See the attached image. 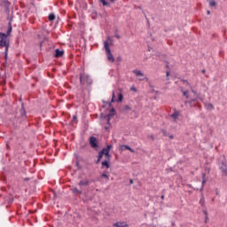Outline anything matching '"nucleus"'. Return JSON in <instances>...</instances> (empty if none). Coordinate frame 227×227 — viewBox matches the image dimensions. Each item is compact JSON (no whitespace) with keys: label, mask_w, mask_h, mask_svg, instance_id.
<instances>
[{"label":"nucleus","mask_w":227,"mask_h":227,"mask_svg":"<svg viewBox=\"0 0 227 227\" xmlns=\"http://www.w3.org/2000/svg\"><path fill=\"white\" fill-rule=\"evenodd\" d=\"M130 90H131V91H137V89H136V87H131V88H130Z\"/></svg>","instance_id":"nucleus-34"},{"label":"nucleus","mask_w":227,"mask_h":227,"mask_svg":"<svg viewBox=\"0 0 227 227\" xmlns=\"http://www.w3.org/2000/svg\"><path fill=\"white\" fill-rule=\"evenodd\" d=\"M210 173V167H205V172L202 173V187L200 188V191H203V185L207 184V175Z\"/></svg>","instance_id":"nucleus-6"},{"label":"nucleus","mask_w":227,"mask_h":227,"mask_svg":"<svg viewBox=\"0 0 227 227\" xmlns=\"http://www.w3.org/2000/svg\"><path fill=\"white\" fill-rule=\"evenodd\" d=\"M116 112V110L114 109V108H112L111 110H110V114H114V113Z\"/></svg>","instance_id":"nucleus-33"},{"label":"nucleus","mask_w":227,"mask_h":227,"mask_svg":"<svg viewBox=\"0 0 227 227\" xmlns=\"http://www.w3.org/2000/svg\"><path fill=\"white\" fill-rule=\"evenodd\" d=\"M80 83L84 86L85 84H93V80H91V77L90 75L82 73L80 74Z\"/></svg>","instance_id":"nucleus-2"},{"label":"nucleus","mask_w":227,"mask_h":227,"mask_svg":"<svg viewBox=\"0 0 227 227\" xmlns=\"http://www.w3.org/2000/svg\"><path fill=\"white\" fill-rule=\"evenodd\" d=\"M100 159L99 158H98V160H96V164H98L99 162H100Z\"/></svg>","instance_id":"nucleus-38"},{"label":"nucleus","mask_w":227,"mask_h":227,"mask_svg":"<svg viewBox=\"0 0 227 227\" xmlns=\"http://www.w3.org/2000/svg\"><path fill=\"white\" fill-rule=\"evenodd\" d=\"M132 108H130V106L129 105H125L124 106V111H131Z\"/></svg>","instance_id":"nucleus-29"},{"label":"nucleus","mask_w":227,"mask_h":227,"mask_svg":"<svg viewBox=\"0 0 227 227\" xmlns=\"http://www.w3.org/2000/svg\"><path fill=\"white\" fill-rule=\"evenodd\" d=\"M167 68H169V66H168V65H167Z\"/></svg>","instance_id":"nucleus-52"},{"label":"nucleus","mask_w":227,"mask_h":227,"mask_svg":"<svg viewBox=\"0 0 227 227\" xmlns=\"http://www.w3.org/2000/svg\"><path fill=\"white\" fill-rule=\"evenodd\" d=\"M204 106L207 111H214V105L212 103H204Z\"/></svg>","instance_id":"nucleus-15"},{"label":"nucleus","mask_w":227,"mask_h":227,"mask_svg":"<svg viewBox=\"0 0 227 227\" xmlns=\"http://www.w3.org/2000/svg\"><path fill=\"white\" fill-rule=\"evenodd\" d=\"M104 157V153H101V151L98 153V159H102Z\"/></svg>","instance_id":"nucleus-31"},{"label":"nucleus","mask_w":227,"mask_h":227,"mask_svg":"<svg viewBox=\"0 0 227 227\" xmlns=\"http://www.w3.org/2000/svg\"><path fill=\"white\" fill-rule=\"evenodd\" d=\"M113 116H114V114H109L108 115L106 116L107 125H106L104 129L105 130H106V132H109V129H111V118H113Z\"/></svg>","instance_id":"nucleus-8"},{"label":"nucleus","mask_w":227,"mask_h":227,"mask_svg":"<svg viewBox=\"0 0 227 227\" xmlns=\"http://www.w3.org/2000/svg\"><path fill=\"white\" fill-rule=\"evenodd\" d=\"M109 1H110V3H112V4L116 3V0H109Z\"/></svg>","instance_id":"nucleus-39"},{"label":"nucleus","mask_w":227,"mask_h":227,"mask_svg":"<svg viewBox=\"0 0 227 227\" xmlns=\"http://www.w3.org/2000/svg\"><path fill=\"white\" fill-rule=\"evenodd\" d=\"M106 58L108 61H111L112 63H114V56H113V53L110 51H106Z\"/></svg>","instance_id":"nucleus-13"},{"label":"nucleus","mask_w":227,"mask_h":227,"mask_svg":"<svg viewBox=\"0 0 227 227\" xmlns=\"http://www.w3.org/2000/svg\"><path fill=\"white\" fill-rule=\"evenodd\" d=\"M71 191H72L73 194H75V195L82 194V190H79V189H77V187L72 188Z\"/></svg>","instance_id":"nucleus-17"},{"label":"nucleus","mask_w":227,"mask_h":227,"mask_svg":"<svg viewBox=\"0 0 227 227\" xmlns=\"http://www.w3.org/2000/svg\"><path fill=\"white\" fill-rule=\"evenodd\" d=\"M12 20H13V16H11L10 21L8 23V29L6 34L0 32V47H5L4 50V58H8V49H10V41H8V36L12 35V30L13 27H12Z\"/></svg>","instance_id":"nucleus-1"},{"label":"nucleus","mask_w":227,"mask_h":227,"mask_svg":"<svg viewBox=\"0 0 227 227\" xmlns=\"http://www.w3.org/2000/svg\"><path fill=\"white\" fill-rule=\"evenodd\" d=\"M179 114H180V113H178V111H175V113H173L170 116H171V118H173V120H178Z\"/></svg>","instance_id":"nucleus-20"},{"label":"nucleus","mask_w":227,"mask_h":227,"mask_svg":"<svg viewBox=\"0 0 227 227\" xmlns=\"http://www.w3.org/2000/svg\"><path fill=\"white\" fill-rule=\"evenodd\" d=\"M76 167L78 168V169H81V167L79 166V161H76Z\"/></svg>","instance_id":"nucleus-36"},{"label":"nucleus","mask_w":227,"mask_h":227,"mask_svg":"<svg viewBox=\"0 0 227 227\" xmlns=\"http://www.w3.org/2000/svg\"><path fill=\"white\" fill-rule=\"evenodd\" d=\"M4 201H6V203H9V204L13 203V197L12 196L5 197Z\"/></svg>","instance_id":"nucleus-21"},{"label":"nucleus","mask_w":227,"mask_h":227,"mask_svg":"<svg viewBox=\"0 0 227 227\" xmlns=\"http://www.w3.org/2000/svg\"><path fill=\"white\" fill-rule=\"evenodd\" d=\"M110 160L111 157H106L105 160L101 162V169H104V168L109 169V168H111Z\"/></svg>","instance_id":"nucleus-7"},{"label":"nucleus","mask_w":227,"mask_h":227,"mask_svg":"<svg viewBox=\"0 0 227 227\" xmlns=\"http://www.w3.org/2000/svg\"><path fill=\"white\" fill-rule=\"evenodd\" d=\"M202 74H206L207 73V70H205V69H202Z\"/></svg>","instance_id":"nucleus-43"},{"label":"nucleus","mask_w":227,"mask_h":227,"mask_svg":"<svg viewBox=\"0 0 227 227\" xmlns=\"http://www.w3.org/2000/svg\"><path fill=\"white\" fill-rule=\"evenodd\" d=\"M123 148H125V150H129V152H131V153H134V149H132L130 146L123 145Z\"/></svg>","instance_id":"nucleus-27"},{"label":"nucleus","mask_w":227,"mask_h":227,"mask_svg":"<svg viewBox=\"0 0 227 227\" xmlns=\"http://www.w3.org/2000/svg\"><path fill=\"white\" fill-rule=\"evenodd\" d=\"M24 180L25 182H29V177H26Z\"/></svg>","instance_id":"nucleus-41"},{"label":"nucleus","mask_w":227,"mask_h":227,"mask_svg":"<svg viewBox=\"0 0 227 227\" xmlns=\"http://www.w3.org/2000/svg\"><path fill=\"white\" fill-rule=\"evenodd\" d=\"M113 102H114V91H113L111 102H107L106 104H108L109 107H111L113 106V104H112Z\"/></svg>","instance_id":"nucleus-25"},{"label":"nucleus","mask_w":227,"mask_h":227,"mask_svg":"<svg viewBox=\"0 0 227 227\" xmlns=\"http://www.w3.org/2000/svg\"><path fill=\"white\" fill-rule=\"evenodd\" d=\"M219 169L222 170V175L223 176L224 173L227 171L226 159H223V160L221 161Z\"/></svg>","instance_id":"nucleus-10"},{"label":"nucleus","mask_w":227,"mask_h":227,"mask_svg":"<svg viewBox=\"0 0 227 227\" xmlns=\"http://www.w3.org/2000/svg\"><path fill=\"white\" fill-rule=\"evenodd\" d=\"M133 74H135L136 77H145V74L143 72H141V70H133Z\"/></svg>","instance_id":"nucleus-16"},{"label":"nucleus","mask_w":227,"mask_h":227,"mask_svg":"<svg viewBox=\"0 0 227 227\" xmlns=\"http://www.w3.org/2000/svg\"><path fill=\"white\" fill-rule=\"evenodd\" d=\"M63 54H65L64 51H61L59 49L55 50L54 58H61L63 57Z\"/></svg>","instance_id":"nucleus-12"},{"label":"nucleus","mask_w":227,"mask_h":227,"mask_svg":"<svg viewBox=\"0 0 227 227\" xmlns=\"http://www.w3.org/2000/svg\"><path fill=\"white\" fill-rule=\"evenodd\" d=\"M101 177H102V178H106L107 180H109V176H108L106 173H103V174L101 175Z\"/></svg>","instance_id":"nucleus-30"},{"label":"nucleus","mask_w":227,"mask_h":227,"mask_svg":"<svg viewBox=\"0 0 227 227\" xmlns=\"http://www.w3.org/2000/svg\"><path fill=\"white\" fill-rule=\"evenodd\" d=\"M209 6H211V7H215V6H217V2H215V0H211V1L209 2Z\"/></svg>","instance_id":"nucleus-23"},{"label":"nucleus","mask_w":227,"mask_h":227,"mask_svg":"<svg viewBox=\"0 0 227 227\" xmlns=\"http://www.w3.org/2000/svg\"><path fill=\"white\" fill-rule=\"evenodd\" d=\"M90 184H91V182H90V180L84 179V180H81L78 183V185H79V187H81V189H82V187H89Z\"/></svg>","instance_id":"nucleus-11"},{"label":"nucleus","mask_w":227,"mask_h":227,"mask_svg":"<svg viewBox=\"0 0 227 227\" xmlns=\"http://www.w3.org/2000/svg\"><path fill=\"white\" fill-rule=\"evenodd\" d=\"M193 102H196V99H192V100L190 101L191 106H192V103H193Z\"/></svg>","instance_id":"nucleus-35"},{"label":"nucleus","mask_w":227,"mask_h":227,"mask_svg":"<svg viewBox=\"0 0 227 227\" xmlns=\"http://www.w3.org/2000/svg\"><path fill=\"white\" fill-rule=\"evenodd\" d=\"M200 205L202 207L201 212L204 215V223H208V211L205 206V199L201 198L200 200Z\"/></svg>","instance_id":"nucleus-3"},{"label":"nucleus","mask_w":227,"mask_h":227,"mask_svg":"<svg viewBox=\"0 0 227 227\" xmlns=\"http://www.w3.org/2000/svg\"><path fill=\"white\" fill-rule=\"evenodd\" d=\"M92 19H95V16L92 15Z\"/></svg>","instance_id":"nucleus-54"},{"label":"nucleus","mask_w":227,"mask_h":227,"mask_svg":"<svg viewBox=\"0 0 227 227\" xmlns=\"http://www.w3.org/2000/svg\"><path fill=\"white\" fill-rule=\"evenodd\" d=\"M99 3H101L103 6H109V2L106 0H99Z\"/></svg>","instance_id":"nucleus-26"},{"label":"nucleus","mask_w":227,"mask_h":227,"mask_svg":"<svg viewBox=\"0 0 227 227\" xmlns=\"http://www.w3.org/2000/svg\"><path fill=\"white\" fill-rule=\"evenodd\" d=\"M168 137L169 139H173V135H170Z\"/></svg>","instance_id":"nucleus-47"},{"label":"nucleus","mask_w":227,"mask_h":227,"mask_svg":"<svg viewBox=\"0 0 227 227\" xmlns=\"http://www.w3.org/2000/svg\"><path fill=\"white\" fill-rule=\"evenodd\" d=\"M73 120H77V115H74Z\"/></svg>","instance_id":"nucleus-42"},{"label":"nucleus","mask_w":227,"mask_h":227,"mask_svg":"<svg viewBox=\"0 0 227 227\" xmlns=\"http://www.w3.org/2000/svg\"><path fill=\"white\" fill-rule=\"evenodd\" d=\"M132 184H134V180L130 179L129 180V185H132Z\"/></svg>","instance_id":"nucleus-37"},{"label":"nucleus","mask_w":227,"mask_h":227,"mask_svg":"<svg viewBox=\"0 0 227 227\" xmlns=\"http://www.w3.org/2000/svg\"><path fill=\"white\" fill-rule=\"evenodd\" d=\"M114 226H115V227H129V224H127V223H125V222H117V223H114Z\"/></svg>","instance_id":"nucleus-14"},{"label":"nucleus","mask_w":227,"mask_h":227,"mask_svg":"<svg viewBox=\"0 0 227 227\" xmlns=\"http://www.w3.org/2000/svg\"><path fill=\"white\" fill-rule=\"evenodd\" d=\"M100 152L103 153L106 157H111L109 151L106 147H104Z\"/></svg>","instance_id":"nucleus-19"},{"label":"nucleus","mask_w":227,"mask_h":227,"mask_svg":"<svg viewBox=\"0 0 227 227\" xmlns=\"http://www.w3.org/2000/svg\"><path fill=\"white\" fill-rule=\"evenodd\" d=\"M171 225H172V226H175V223H174V222H172V223H171Z\"/></svg>","instance_id":"nucleus-51"},{"label":"nucleus","mask_w":227,"mask_h":227,"mask_svg":"<svg viewBox=\"0 0 227 227\" xmlns=\"http://www.w3.org/2000/svg\"><path fill=\"white\" fill-rule=\"evenodd\" d=\"M207 15H210V11H207Z\"/></svg>","instance_id":"nucleus-48"},{"label":"nucleus","mask_w":227,"mask_h":227,"mask_svg":"<svg viewBox=\"0 0 227 227\" xmlns=\"http://www.w3.org/2000/svg\"><path fill=\"white\" fill-rule=\"evenodd\" d=\"M10 4H12L10 1L8 0L3 1V6L5 10V13L7 14V20H9V22H10V19H12V17H10Z\"/></svg>","instance_id":"nucleus-4"},{"label":"nucleus","mask_w":227,"mask_h":227,"mask_svg":"<svg viewBox=\"0 0 227 227\" xmlns=\"http://www.w3.org/2000/svg\"><path fill=\"white\" fill-rule=\"evenodd\" d=\"M223 176H227V170H225V173L223 175Z\"/></svg>","instance_id":"nucleus-44"},{"label":"nucleus","mask_w":227,"mask_h":227,"mask_svg":"<svg viewBox=\"0 0 227 227\" xmlns=\"http://www.w3.org/2000/svg\"><path fill=\"white\" fill-rule=\"evenodd\" d=\"M90 145L91 148H98V141L97 140V137H90Z\"/></svg>","instance_id":"nucleus-9"},{"label":"nucleus","mask_w":227,"mask_h":227,"mask_svg":"<svg viewBox=\"0 0 227 227\" xmlns=\"http://www.w3.org/2000/svg\"><path fill=\"white\" fill-rule=\"evenodd\" d=\"M115 36H116L118 39H120V35L115 34Z\"/></svg>","instance_id":"nucleus-46"},{"label":"nucleus","mask_w":227,"mask_h":227,"mask_svg":"<svg viewBox=\"0 0 227 227\" xmlns=\"http://www.w3.org/2000/svg\"><path fill=\"white\" fill-rule=\"evenodd\" d=\"M166 75H167V77H169V71L166 72Z\"/></svg>","instance_id":"nucleus-40"},{"label":"nucleus","mask_w":227,"mask_h":227,"mask_svg":"<svg viewBox=\"0 0 227 227\" xmlns=\"http://www.w3.org/2000/svg\"><path fill=\"white\" fill-rule=\"evenodd\" d=\"M160 199H161V200H164V195H161V196H160Z\"/></svg>","instance_id":"nucleus-49"},{"label":"nucleus","mask_w":227,"mask_h":227,"mask_svg":"<svg viewBox=\"0 0 227 227\" xmlns=\"http://www.w3.org/2000/svg\"><path fill=\"white\" fill-rule=\"evenodd\" d=\"M164 136H168V134L166 133V130H162Z\"/></svg>","instance_id":"nucleus-45"},{"label":"nucleus","mask_w":227,"mask_h":227,"mask_svg":"<svg viewBox=\"0 0 227 227\" xmlns=\"http://www.w3.org/2000/svg\"><path fill=\"white\" fill-rule=\"evenodd\" d=\"M106 150L108 151V152H111V149L113 148V145H106Z\"/></svg>","instance_id":"nucleus-32"},{"label":"nucleus","mask_w":227,"mask_h":227,"mask_svg":"<svg viewBox=\"0 0 227 227\" xmlns=\"http://www.w3.org/2000/svg\"><path fill=\"white\" fill-rule=\"evenodd\" d=\"M116 102H123V94H121V92L118 94V98L116 99Z\"/></svg>","instance_id":"nucleus-22"},{"label":"nucleus","mask_w":227,"mask_h":227,"mask_svg":"<svg viewBox=\"0 0 227 227\" xmlns=\"http://www.w3.org/2000/svg\"><path fill=\"white\" fill-rule=\"evenodd\" d=\"M104 47H105L106 52H109L111 51V48H109V43L107 41L104 42Z\"/></svg>","instance_id":"nucleus-18"},{"label":"nucleus","mask_w":227,"mask_h":227,"mask_svg":"<svg viewBox=\"0 0 227 227\" xmlns=\"http://www.w3.org/2000/svg\"><path fill=\"white\" fill-rule=\"evenodd\" d=\"M183 95H184V97H185L186 98H189V90H184V91H183Z\"/></svg>","instance_id":"nucleus-28"},{"label":"nucleus","mask_w":227,"mask_h":227,"mask_svg":"<svg viewBox=\"0 0 227 227\" xmlns=\"http://www.w3.org/2000/svg\"><path fill=\"white\" fill-rule=\"evenodd\" d=\"M56 19V15L54 14V13H51L50 15H49V20L51 21V22H52V20H54Z\"/></svg>","instance_id":"nucleus-24"},{"label":"nucleus","mask_w":227,"mask_h":227,"mask_svg":"<svg viewBox=\"0 0 227 227\" xmlns=\"http://www.w3.org/2000/svg\"><path fill=\"white\" fill-rule=\"evenodd\" d=\"M118 59H121V58L119 57Z\"/></svg>","instance_id":"nucleus-55"},{"label":"nucleus","mask_w":227,"mask_h":227,"mask_svg":"<svg viewBox=\"0 0 227 227\" xmlns=\"http://www.w3.org/2000/svg\"><path fill=\"white\" fill-rule=\"evenodd\" d=\"M145 80V78H139V81H144Z\"/></svg>","instance_id":"nucleus-50"},{"label":"nucleus","mask_w":227,"mask_h":227,"mask_svg":"<svg viewBox=\"0 0 227 227\" xmlns=\"http://www.w3.org/2000/svg\"><path fill=\"white\" fill-rule=\"evenodd\" d=\"M27 118V115L26 114V108H24V103H21V108L20 109V122L24 121Z\"/></svg>","instance_id":"nucleus-5"},{"label":"nucleus","mask_w":227,"mask_h":227,"mask_svg":"<svg viewBox=\"0 0 227 227\" xmlns=\"http://www.w3.org/2000/svg\"><path fill=\"white\" fill-rule=\"evenodd\" d=\"M200 101H203V99H201V98H200Z\"/></svg>","instance_id":"nucleus-53"}]
</instances>
